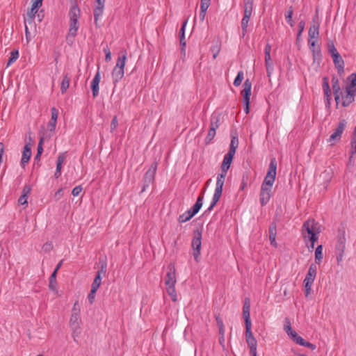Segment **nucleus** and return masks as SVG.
Wrapping results in <instances>:
<instances>
[{
  "mask_svg": "<svg viewBox=\"0 0 356 356\" xmlns=\"http://www.w3.org/2000/svg\"><path fill=\"white\" fill-rule=\"evenodd\" d=\"M238 139L237 134H235V135H234L232 134V139H231V143L229 145L228 153L235 154L236 150L238 147Z\"/></svg>",
  "mask_w": 356,
  "mask_h": 356,
  "instance_id": "27",
  "label": "nucleus"
},
{
  "mask_svg": "<svg viewBox=\"0 0 356 356\" xmlns=\"http://www.w3.org/2000/svg\"><path fill=\"white\" fill-rule=\"evenodd\" d=\"M252 83L248 79L243 85V90L241 94L243 95V103L244 104V111L248 114L250 110V98L251 95Z\"/></svg>",
  "mask_w": 356,
  "mask_h": 356,
  "instance_id": "9",
  "label": "nucleus"
},
{
  "mask_svg": "<svg viewBox=\"0 0 356 356\" xmlns=\"http://www.w3.org/2000/svg\"><path fill=\"white\" fill-rule=\"evenodd\" d=\"M271 191L272 188L261 186L260 193H259V201L261 205L265 206L269 202L271 197Z\"/></svg>",
  "mask_w": 356,
  "mask_h": 356,
  "instance_id": "15",
  "label": "nucleus"
},
{
  "mask_svg": "<svg viewBox=\"0 0 356 356\" xmlns=\"http://www.w3.org/2000/svg\"><path fill=\"white\" fill-rule=\"evenodd\" d=\"M43 0H31L32 6L36 8H40L42 4Z\"/></svg>",
  "mask_w": 356,
  "mask_h": 356,
  "instance_id": "63",
  "label": "nucleus"
},
{
  "mask_svg": "<svg viewBox=\"0 0 356 356\" xmlns=\"http://www.w3.org/2000/svg\"><path fill=\"white\" fill-rule=\"evenodd\" d=\"M253 10V0H244V13H251Z\"/></svg>",
  "mask_w": 356,
  "mask_h": 356,
  "instance_id": "40",
  "label": "nucleus"
},
{
  "mask_svg": "<svg viewBox=\"0 0 356 356\" xmlns=\"http://www.w3.org/2000/svg\"><path fill=\"white\" fill-rule=\"evenodd\" d=\"M216 130L209 129L208 134L206 137V143H209L216 136Z\"/></svg>",
  "mask_w": 356,
  "mask_h": 356,
  "instance_id": "48",
  "label": "nucleus"
},
{
  "mask_svg": "<svg viewBox=\"0 0 356 356\" xmlns=\"http://www.w3.org/2000/svg\"><path fill=\"white\" fill-rule=\"evenodd\" d=\"M323 88L325 100L327 102V104H330L332 92L329 85V80L327 76H325L323 79Z\"/></svg>",
  "mask_w": 356,
  "mask_h": 356,
  "instance_id": "25",
  "label": "nucleus"
},
{
  "mask_svg": "<svg viewBox=\"0 0 356 356\" xmlns=\"http://www.w3.org/2000/svg\"><path fill=\"white\" fill-rule=\"evenodd\" d=\"M66 158L65 153L60 154L57 157L56 161V170L58 171H61L63 163H64Z\"/></svg>",
  "mask_w": 356,
  "mask_h": 356,
  "instance_id": "35",
  "label": "nucleus"
},
{
  "mask_svg": "<svg viewBox=\"0 0 356 356\" xmlns=\"http://www.w3.org/2000/svg\"><path fill=\"white\" fill-rule=\"evenodd\" d=\"M18 57H19V51H18V50H17V49L13 50L10 52V56L8 60L6 66L9 67L10 65H11L13 63H15L17 60Z\"/></svg>",
  "mask_w": 356,
  "mask_h": 356,
  "instance_id": "34",
  "label": "nucleus"
},
{
  "mask_svg": "<svg viewBox=\"0 0 356 356\" xmlns=\"http://www.w3.org/2000/svg\"><path fill=\"white\" fill-rule=\"evenodd\" d=\"M31 156V148L29 144L25 145L24 150L22 152V156L21 159V165L24 168L26 164L29 162Z\"/></svg>",
  "mask_w": 356,
  "mask_h": 356,
  "instance_id": "24",
  "label": "nucleus"
},
{
  "mask_svg": "<svg viewBox=\"0 0 356 356\" xmlns=\"http://www.w3.org/2000/svg\"><path fill=\"white\" fill-rule=\"evenodd\" d=\"M269 232V240L270 245L275 248L277 247V243L276 242V235H277V225L275 222H272L268 229Z\"/></svg>",
  "mask_w": 356,
  "mask_h": 356,
  "instance_id": "22",
  "label": "nucleus"
},
{
  "mask_svg": "<svg viewBox=\"0 0 356 356\" xmlns=\"http://www.w3.org/2000/svg\"><path fill=\"white\" fill-rule=\"evenodd\" d=\"M37 12H38V8L34 7L33 6H31V9L29 10H28V12H27V15L31 19H33L35 17Z\"/></svg>",
  "mask_w": 356,
  "mask_h": 356,
  "instance_id": "51",
  "label": "nucleus"
},
{
  "mask_svg": "<svg viewBox=\"0 0 356 356\" xmlns=\"http://www.w3.org/2000/svg\"><path fill=\"white\" fill-rule=\"evenodd\" d=\"M70 81V78L68 76L67 74H65L63 78L60 85V92L62 94H64L69 88Z\"/></svg>",
  "mask_w": 356,
  "mask_h": 356,
  "instance_id": "31",
  "label": "nucleus"
},
{
  "mask_svg": "<svg viewBox=\"0 0 356 356\" xmlns=\"http://www.w3.org/2000/svg\"><path fill=\"white\" fill-rule=\"evenodd\" d=\"M251 327L252 326L245 327V339L250 348V352L254 353V352L257 351V341L253 336Z\"/></svg>",
  "mask_w": 356,
  "mask_h": 356,
  "instance_id": "13",
  "label": "nucleus"
},
{
  "mask_svg": "<svg viewBox=\"0 0 356 356\" xmlns=\"http://www.w3.org/2000/svg\"><path fill=\"white\" fill-rule=\"evenodd\" d=\"M270 51H271V46L269 44H267L265 46V49H264L265 61L268 62V60H272L271 57H270Z\"/></svg>",
  "mask_w": 356,
  "mask_h": 356,
  "instance_id": "47",
  "label": "nucleus"
},
{
  "mask_svg": "<svg viewBox=\"0 0 356 356\" xmlns=\"http://www.w3.org/2000/svg\"><path fill=\"white\" fill-rule=\"evenodd\" d=\"M226 175H227L226 173L222 172L220 174H218L217 176L215 192H214L211 204L207 209V211H211L213 209V207L216 205V204L218 203V202L219 201V200L222 195V188H223Z\"/></svg>",
  "mask_w": 356,
  "mask_h": 356,
  "instance_id": "6",
  "label": "nucleus"
},
{
  "mask_svg": "<svg viewBox=\"0 0 356 356\" xmlns=\"http://www.w3.org/2000/svg\"><path fill=\"white\" fill-rule=\"evenodd\" d=\"M293 7L292 6H290L289 8V10L287 11V13L285 14V19H286V22L291 26H294V22L293 21L292 19V15H293Z\"/></svg>",
  "mask_w": 356,
  "mask_h": 356,
  "instance_id": "37",
  "label": "nucleus"
},
{
  "mask_svg": "<svg viewBox=\"0 0 356 356\" xmlns=\"http://www.w3.org/2000/svg\"><path fill=\"white\" fill-rule=\"evenodd\" d=\"M327 51L329 52V54L332 56H334L335 54H339L334 44V42L332 41H330L329 42H327Z\"/></svg>",
  "mask_w": 356,
  "mask_h": 356,
  "instance_id": "45",
  "label": "nucleus"
},
{
  "mask_svg": "<svg viewBox=\"0 0 356 356\" xmlns=\"http://www.w3.org/2000/svg\"><path fill=\"white\" fill-rule=\"evenodd\" d=\"M97 289L91 288L90 292L88 296V301L90 304H92L95 297V293L97 292Z\"/></svg>",
  "mask_w": 356,
  "mask_h": 356,
  "instance_id": "53",
  "label": "nucleus"
},
{
  "mask_svg": "<svg viewBox=\"0 0 356 356\" xmlns=\"http://www.w3.org/2000/svg\"><path fill=\"white\" fill-rule=\"evenodd\" d=\"M356 90L347 89L345 90V94L342 92L341 98L342 100V106L343 107L348 106L355 99Z\"/></svg>",
  "mask_w": 356,
  "mask_h": 356,
  "instance_id": "14",
  "label": "nucleus"
},
{
  "mask_svg": "<svg viewBox=\"0 0 356 356\" xmlns=\"http://www.w3.org/2000/svg\"><path fill=\"white\" fill-rule=\"evenodd\" d=\"M265 64H266V71H267L268 76H270L271 71L273 70V60H270L268 62L265 61Z\"/></svg>",
  "mask_w": 356,
  "mask_h": 356,
  "instance_id": "54",
  "label": "nucleus"
},
{
  "mask_svg": "<svg viewBox=\"0 0 356 356\" xmlns=\"http://www.w3.org/2000/svg\"><path fill=\"white\" fill-rule=\"evenodd\" d=\"M72 313L80 314V307L78 301H76L73 305Z\"/></svg>",
  "mask_w": 356,
  "mask_h": 356,
  "instance_id": "61",
  "label": "nucleus"
},
{
  "mask_svg": "<svg viewBox=\"0 0 356 356\" xmlns=\"http://www.w3.org/2000/svg\"><path fill=\"white\" fill-rule=\"evenodd\" d=\"M305 22L304 20H301L299 24H298V34H297V40L299 39V38L300 37L302 33L304 31V29H305Z\"/></svg>",
  "mask_w": 356,
  "mask_h": 356,
  "instance_id": "52",
  "label": "nucleus"
},
{
  "mask_svg": "<svg viewBox=\"0 0 356 356\" xmlns=\"http://www.w3.org/2000/svg\"><path fill=\"white\" fill-rule=\"evenodd\" d=\"M56 121H51V120H49V122L47 124V129L48 131L53 132L56 129Z\"/></svg>",
  "mask_w": 356,
  "mask_h": 356,
  "instance_id": "55",
  "label": "nucleus"
},
{
  "mask_svg": "<svg viewBox=\"0 0 356 356\" xmlns=\"http://www.w3.org/2000/svg\"><path fill=\"white\" fill-rule=\"evenodd\" d=\"M194 216H195V214H193V213L191 212V210L189 209L186 212L183 213L182 215H179V222H186V221L191 220Z\"/></svg>",
  "mask_w": 356,
  "mask_h": 356,
  "instance_id": "36",
  "label": "nucleus"
},
{
  "mask_svg": "<svg viewBox=\"0 0 356 356\" xmlns=\"http://www.w3.org/2000/svg\"><path fill=\"white\" fill-rule=\"evenodd\" d=\"M243 79V72L242 71H239L234 81V85L235 86H239L241 84V82Z\"/></svg>",
  "mask_w": 356,
  "mask_h": 356,
  "instance_id": "46",
  "label": "nucleus"
},
{
  "mask_svg": "<svg viewBox=\"0 0 356 356\" xmlns=\"http://www.w3.org/2000/svg\"><path fill=\"white\" fill-rule=\"evenodd\" d=\"M323 246L319 245L317 246L315 250V260L316 263H320L321 259H323Z\"/></svg>",
  "mask_w": 356,
  "mask_h": 356,
  "instance_id": "41",
  "label": "nucleus"
},
{
  "mask_svg": "<svg viewBox=\"0 0 356 356\" xmlns=\"http://www.w3.org/2000/svg\"><path fill=\"white\" fill-rule=\"evenodd\" d=\"M58 116V111L56 108L52 107L51 108V121H56Z\"/></svg>",
  "mask_w": 356,
  "mask_h": 356,
  "instance_id": "50",
  "label": "nucleus"
},
{
  "mask_svg": "<svg viewBox=\"0 0 356 356\" xmlns=\"http://www.w3.org/2000/svg\"><path fill=\"white\" fill-rule=\"evenodd\" d=\"M346 230L343 226H341L337 230V243L335 245V254L337 257V264L343 260V253L346 248Z\"/></svg>",
  "mask_w": 356,
  "mask_h": 356,
  "instance_id": "4",
  "label": "nucleus"
},
{
  "mask_svg": "<svg viewBox=\"0 0 356 356\" xmlns=\"http://www.w3.org/2000/svg\"><path fill=\"white\" fill-rule=\"evenodd\" d=\"M303 346L310 348L311 350H314L316 348V346L314 343H312L309 341H305Z\"/></svg>",
  "mask_w": 356,
  "mask_h": 356,
  "instance_id": "62",
  "label": "nucleus"
},
{
  "mask_svg": "<svg viewBox=\"0 0 356 356\" xmlns=\"http://www.w3.org/2000/svg\"><path fill=\"white\" fill-rule=\"evenodd\" d=\"M176 282L175 266V264H170L168 266V271L165 277V285L166 293L173 302H176L177 300L175 289Z\"/></svg>",
  "mask_w": 356,
  "mask_h": 356,
  "instance_id": "3",
  "label": "nucleus"
},
{
  "mask_svg": "<svg viewBox=\"0 0 356 356\" xmlns=\"http://www.w3.org/2000/svg\"><path fill=\"white\" fill-rule=\"evenodd\" d=\"M350 154H352V156L356 154V140L355 139H351Z\"/></svg>",
  "mask_w": 356,
  "mask_h": 356,
  "instance_id": "59",
  "label": "nucleus"
},
{
  "mask_svg": "<svg viewBox=\"0 0 356 356\" xmlns=\"http://www.w3.org/2000/svg\"><path fill=\"white\" fill-rule=\"evenodd\" d=\"M284 330L287 333L289 336L291 337L293 336V332H296L295 331L292 330L291 323L288 318H286L285 320V324H284Z\"/></svg>",
  "mask_w": 356,
  "mask_h": 356,
  "instance_id": "43",
  "label": "nucleus"
},
{
  "mask_svg": "<svg viewBox=\"0 0 356 356\" xmlns=\"http://www.w3.org/2000/svg\"><path fill=\"white\" fill-rule=\"evenodd\" d=\"M234 154L231 153H227L223 159L222 165H221V171L227 174V172L230 168V165L234 159Z\"/></svg>",
  "mask_w": 356,
  "mask_h": 356,
  "instance_id": "23",
  "label": "nucleus"
},
{
  "mask_svg": "<svg viewBox=\"0 0 356 356\" xmlns=\"http://www.w3.org/2000/svg\"><path fill=\"white\" fill-rule=\"evenodd\" d=\"M291 339L298 344L302 346L305 343V340L299 336L296 332H293V336L291 337Z\"/></svg>",
  "mask_w": 356,
  "mask_h": 356,
  "instance_id": "44",
  "label": "nucleus"
},
{
  "mask_svg": "<svg viewBox=\"0 0 356 356\" xmlns=\"http://www.w3.org/2000/svg\"><path fill=\"white\" fill-rule=\"evenodd\" d=\"M56 272H53L49 277V287L51 290H55L56 286Z\"/></svg>",
  "mask_w": 356,
  "mask_h": 356,
  "instance_id": "42",
  "label": "nucleus"
},
{
  "mask_svg": "<svg viewBox=\"0 0 356 356\" xmlns=\"http://www.w3.org/2000/svg\"><path fill=\"white\" fill-rule=\"evenodd\" d=\"M68 15L70 18V27L67 41L69 42L70 40L72 42L79 28V19L81 16V10L76 3L71 6Z\"/></svg>",
  "mask_w": 356,
  "mask_h": 356,
  "instance_id": "1",
  "label": "nucleus"
},
{
  "mask_svg": "<svg viewBox=\"0 0 356 356\" xmlns=\"http://www.w3.org/2000/svg\"><path fill=\"white\" fill-rule=\"evenodd\" d=\"M106 273V264L103 263L100 268L97 272L96 276L92 284V289H98L102 282V275H105Z\"/></svg>",
  "mask_w": 356,
  "mask_h": 356,
  "instance_id": "16",
  "label": "nucleus"
},
{
  "mask_svg": "<svg viewBox=\"0 0 356 356\" xmlns=\"http://www.w3.org/2000/svg\"><path fill=\"white\" fill-rule=\"evenodd\" d=\"M100 79H101L100 73H99V71L98 70L96 74L95 75V76L91 82V84H90V88H91V90L92 92L93 97H96L99 95V84L100 82Z\"/></svg>",
  "mask_w": 356,
  "mask_h": 356,
  "instance_id": "20",
  "label": "nucleus"
},
{
  "mask_svg": "<svg viewBox=\"0 0 356 356\" xmlns=\"http://www.w3.org/2000/svg\"><path fill=\"white\" fill-rule=\"evenodd\" d=\"M126 59L127 51H122L111 73L112 79L115 84L119 82L124 76Z\"/></svg>",
  "mask_w": 356,
  "mask_h": 356,
  "instance_id": "5",
  "label": "nucleus"
},
{
  "mask_svg": "<svg viewBox=\"0 0 356 356\" xmlns=\"http://www.w3.org/2000/svg\"><path fill=\"white\" fill-rule=\"evenodd\" d=\"M201 239H202V233L200 231H196L194 232V237L192 241V247L193 248V256L194 259L196 261H198V258L200 254V248H201Z\"/></svg>",
  "mask_w": 356,
  "mask_h": 356,
  "instance_id": "12",
  "label": "nucleus"
},
{
  "mask_svg": "<svg viewBox=\"0 0 356 356\" xmlns=\"http://www.w3.org/2000/svg\"><path fill=\"white\" fill-rule=\"evenodd\" d=\"M219 117L212 115L211 118L210 129L216 130L219 127Z\"/></svg>",
  "mask_w": 356,
  "mask_h": 356,
  "instance_id": "39",
  "label": "nucleus"
},
{
  "mask_svg": "<svg viewBox=\"0 0 356 356\" xmlns=\"http://www.w3.org/2000/svg\"><path fill=\"white\" fill-rule=\"evenodd\" d=\"M335 67L339 74L341 75L344 72V61L339 54L332 56Z\"/></svg>",
  "mask_w": 356,
  "mask_h": 356,
  "instance_id": "21",
  "label": "nucleus"
},
{
  "mask_svg": "<svg viewBox=\"0 0 356 356\" xmlns=\"http://www.w3.org/2000/svg\"><path fill=\"white\" fill-rule=\"evenodd\" d=\"M346 124L347 122L345 119H341L339 120L337 127L334 130V132L330 135L327 140L330 145H333L337 141L340 140Z\"/></svg>",
  "mask_w": 356,
  "mask_h": 356,
  "instance_id": "10",
  "label": "nucleus"
},
{
  "mask_svg": "<svg viewBox=\"0 0 356 356\" xmlns=\"http://www.w3.org/2000/svg\"><path fill=\"white\" fill-rule=\"evenodd\" d=\"M186 22H184V24H182L181 26V29L179 30V35L181 34V35L180 36V38H179V44L182 46V48H181V54H184V47L186 46V42H184V28H185V26H186Z\"/></svg>",
  "mask_w": 356,
  "mask_h": 356,
  "instance_id": "38",
  "label": "nucleus"
},
{
  "mask_svg": "<svg viewBox=\"0 0 356 356\" xmlns=\"http://www.w3.org/2000/svg\"><path fill=\"white\" fill-rule=\"evenodd\" d=\"M81 320L80 314H76L74 313L71 314L70 318V327L72 331V337L74 341H76V338L79 337L80 333H81Z\"/></svg>",
  "mask_w": 356,
  "mask_h": 356,
  "instance_id": "8",
  "label": "nucleus"
},
{
  "mask_svg": "<svg viewBox=\"0 0 356 356\" xmlns=\"http://www.w3.org/2000/svg\"><path fill=\"white\" fill-rule=\"evenodd\" d=\"M104 7L101 6H96L94 9V19H95V24L96 26H99L97 22L99 17H101L103 14Z\"/></svg>",
  "mask_w": 356,
  "mask_h": 356,
  "instance_id": "32",
  "label": "nucleus"
},
{
  "mask_svg": "<svg viewBox=\"0 0 356 356\" xmlns=\"http://www.w3.org/2000/svg\"><path fill=\"white\" fill-rule=\"evenodd\" d=\"M321 232L318 222L314 219L308 220L303 223L302 227V234L305 239L307 238L311 241V248H314V243L318 240V235Z\"/></svg>",
  "mask_w": 356,
  "mask_h": 356,
  "instance_id": "2",
  "label": "nucleus"
},
{
  "mask_svg": "<svg viewBox=\"0 0 356 356\" xmlns=\"http://www.w3.org/2000/svg\"><path fill=\"white\" fill-rule=\"evenodd\" d=\"M18 204L20 205H26L27 206V196L21 195V196L18 199Z\"/></svg>",
  "mask_w": 356,
  "mask_h": 356,
  "instance_id": "57",
  "label": "nucleus"
},
{
  "mask_svg": "<svg viewBox=\"0 0 356 356\" xmlns=\"http://www.w3.org/2000/svg\"><path fill=\"white\" fill-rule=\"evenodd\" d=\"M317 273V266L316 264H312L309 266L308 272L306 275V277L304 280L307 281V282H314Z\"/></svg>",
  "mask_w": 356,
  "mask_h": 356,
  "instance_id": "26",
  "label": "nucleus"
},
{
  "mask_svg": "<svg viewBox=\"0 0 356 356\" xmlns=\"http://www.w3.org/2000/svg\"><path fill=\"white\" fill-rule=\"evenodd\" d=\"M82 191L81 186H77L72 189V194L73 196H78Z\"/></svg>",
  "mask_w": 356,
  "mask_h": 356,
  "instance_id": "58",
  "label": "nucleus"
},
{
  "mask_svg": "<svg viewBox=\"0 0 356 356\" xmlns=\"http://www.w3.org/2000/svg\"><path fill=\"white\" fill-rule=\"evenodd\" d=\"M332 90L334 95V99L337 104L339 103L341 95H342V91L341 90L339 81L336 76H333L332 78Z\"/></svg>",
  "mask_w": 356,
  "mask_h": 356,
  "instance_id": "18",
  "label": "nucleus"
},
{
  "mask_svg": "<svg viewBox=\"0 0 356 356\" xmlns=\"http://www.w3.org/2000/svg\"><path fill=\"white\" fill-rule=\"evenodd\" d=\"M249 21L242 19L241 20V29H242V36L244 37L247 33V29Z\"/></svg>",
  "mask_w": 356,
  "mask_h": 356,
  "instance_id": "49",
  "label": "nucleus"
},
{
  "mask_svg": "<svg viewBox=\"0 0 356 356\" xmlns=\"http://www.w3.org/2000/svg\"><path fill=\"white\" fill-rule=\"evenodd\" d=\"M277 165L276 159L272 158L270 161L267 174L261 184L262 186L273 188L277 174Z\"/></svg>",
  "mask_w": 356,
  "mask_h": 356,
  "instance_id": "7",
  "label": "nucleus"
},
{
  "mask_svg": "<svg viewBox=\"0 0 356 356\" xmlns=\"http://www.w3.org/2000/svg\"><path fill=\"white\" fill-rule=\"evenodd\" d=\"M63 189L62 188H60L59 190H58L55 194H54V197L56 199V200H59L62 195H63Z\"/></svg>",
  "mask_w": 356,
  "mask_h": 356,
  "instance_id": "64",
  "label": "nucleus"
},
{
  "mask_svg": "<svg viewBox=\"0 0 356 356\" xmlns=\"http://www.w3.org/2000/svg\"><path fill=\"white\" fill-rule=\"evenodd\" d=\"M157 169V163L156 162L153 163L147 171L145 172L143 178V186L142 192L146 190V188H148L151 184L153 183L156 175Z\"/></svg>",
  "mask_w": 356,
  "mask_h": 356,
  "instance_id": "11",
  "label": "nucleus"
},
{
  "mask_svg": "<svg viewBox=\"0 0 356 356\" xmlns=\"http://www.w3.org/2000/svg\"><path fill=\"white\" fill-rule=\"evenodd\" d=\"M118 125V118H117V116H115L112 119V121L111 123V131L113 132L117 128Z\"/></svg>",
  "mask_w": 356,
  "mask_h": 356,
  "instance_id": "56",
  "label": "nucleus"
},
{
  "mask_svg": "<svg viewBox=\"0 0 356 356\" xmlns=\"http://www.w3.org/2000/svg\"><path fill=\"white\" fill-rule=\"evenodd\" d=\"M250 302L248 298H246L244 301V305L243 307V316L245 321V327L252 326V323L250 320Z\"/></svg>",
  "mask_w": 356,
  "mask_h": 356,
  "instance_id": "17",
  "label": "nucleus"
},
{
  "mask_svg": "<svg viewBox=\"0 0 356 356\" xmlns=\"http://www.w3.org/2000/svg\"><path fill=\"white\" fill-rule=\"evenodd\" d=\"M309 40H312L313 38H318L319 37V25L313 24L310 26L308 32Z\"/></svg>",
  "mask_w": 356,
  "mask_h": 356,
  "instance_id": "28",
  "label": "nucleus"
},
{
  "mask_svg": "<svg viewBox=\"0 0 356 356\" xmlns=\"http://www.w3.org/2000/svg\"><path fill=\"white\" fill-rule=\"evenodd\" d=\"M349 82L346 87L347 89L356 90V73H352L347 78Z\"/></svg>",
  "mask_w": 356,
  "mask_h": 356,
  "instance_id": "30",
  "label": "nucleus"
},
{
  "mask_svg": "<svg viewBox=\"0 0 356 356\" xmlns=\"http://www.w3.org/2000/svg\"><path fill=\"white\" fill-rule=\"evenodd\" d=\"M308 43L309 46V49L312 52L314 61H315L316 60L321 59L322 55L321 49L318 46H316V42L314 40H308Z\"/></svg>",
  "mask_w": 356,
  "mask_h": 356,
  "instance_id": "19",
  "label": "nucleus"
},
{
  "mask_svg": "<svg viewBox=\"0 0 356 356\" xmlns=\"http://www.w3.org/2000/svg\"><path fill=\"white\" fill-rule=\"evenodd\" d=\"M31 191V187L29 185H25L22 189V195L28 196Z\"/></svg>",
  "mask_w": 356,
  "mask_h": 356,
  "instance_id": "60",
  "label": "nucleus"
},
{
  "mask_svg": "<svg viewBox=\"0 0 356 356\" xmlns=\"http://www.w3.org/2000/svg\"><path fill=\"white\" fill-rule=\"evenodd\" d=\"M210 5V3L202 2L200 3V18L202 21L204 20L207 10Z\"/></svg>",
  "mask_w": 356,
  "mask_h": 356,
  "instance_id": "33",
  "label": "nucleus"
},
{
  "mask_svg": "<svg viewBox=\"0 0 356 356\" xmlns=\"http://www.w3.org/2000/svg\"><path fill=\"white\" fill-rule=\"evenodd\" d=\"M204 199V194L202 193L198 197L195 202V204L190 209L191 210V212L193 214H196L198 213L200 209H201L202 206V202Z\"/></svg>",
  "mask_w": 356,
  "mask_h": 356,
  "instance_id": "29",
  "label": "nucleus"
}]
</instances>
